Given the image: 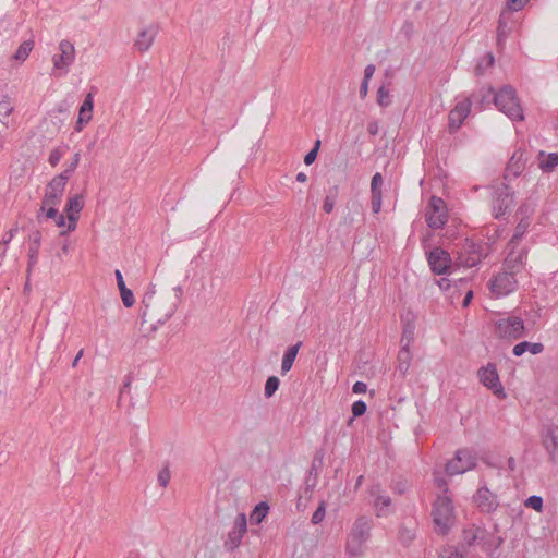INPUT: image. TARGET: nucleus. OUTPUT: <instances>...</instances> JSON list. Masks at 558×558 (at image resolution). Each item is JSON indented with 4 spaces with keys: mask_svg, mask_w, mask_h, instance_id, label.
<instances>
[{
    "mask_svg": "<svg viewBox=\"0 0 558 558\" xmlns=\"http://www.w3.org/2000/svg\"><path fill=\"white\" fill-rule=\"evenodd\" d=\"M481 383L487 387L499 399L506 398L504 387L499 380L497 369L494 365L488 364L478 371Z\"/></svg>",
    "mask_w": 558,
    "mask_h": 558,
    "instance_id": "9b49d317",
    "label": "nucleus"
},
{
    "mask_svg": "<svg viewBox=\"0 0 558 558\" xmlns=\"http://www.w3.org/2000/svg\"><path fill=\"white\" fill-rule=\"evenodd\" d=\"M92 117H93V112H88V111L80 109L77 124H87L92 120Z\"/></svg>",
    "mask_w": 558,
    "mask_h": 558,
    "instance_id": "603ef678",
    "label": "nucleus"
},
{
    "mask_svg": "<svg viewBox=\"0 0 558 558\" xmlns=\"http://www.w3.org/2000/svg\"><path fill=\"white\" fill-rule=\"evenodd\" d=\"M438 286L440 287V289H448L450 287V281L447 279V278H441L439 281H438Z\"/></svg>",
    "mask_w": 558,
    "mask_h": 558,
    "instance_id": "338daca9",
    "label": "nucleus"
},
{
    "mask_svg": "<svg viewBox=\"0 0 558 558\" xmlns=\"http://www.w3.org/2000/svg\"><path fill=\"white\" fill-rule=\"evenodd\" d=\"M526 228H527V223L520 222L517 226L515 233L512 235L508 245L509 246H519L520 240H521L522 235L524 234Z\"/></svg>",
    "mask_w": 558,
    "mask_h": 558,
    "instance_id": "58836bf2",
    "label": "nucleus"
},
{
    "mask_svg": "<svg viewBox=\"0 0 558 558\" xmlns=\"http://www.w3.org/2000/svg\"><path fill=\"white\" fill-rule=\"evenodd\" d=\"M529 2V0H508L507 1V7L510 11H519L521 10L526 3Z\"/></svg>",
    "mask_w": 558,
    "mask_h": 558,
    "instance_id": "8fccbe9b",
    "label": "nucleus"
},
{
    "mask_svg": "<svg viewBox=\"0 0 558 558\" xmlns=\"http://www.w3.org/2000/svg\"><path fill=\"white\" fill-rule=\"evenodd\" d=\"M472 298H473V292H472V291H469V292L466 293V295H465V298H464L463 302H462V306H463V307L469 306V304H470V302H471Z\"/></svg>",
    "mask_w": 558,
    "mask_h": 558,
    "instance_id": "774afa93",
    "label": "nucleus"
},
{
    "mask_svg": "<svg viewBox=\"0 0 558 558\" xmlns=\"http://www.w3.org/2000/svg\"><path fill=\"white\" fill-rule=\"evenodd\" d=\"M544 446L550 456V460L558 461V424H551L546 428L543 439Z\"/></svg>",
    "mask_w": 558,
    "mask_h": 558,
    "instance_id": "aec40b11",
    "label": "nucleus"
},
{
    "mask_svg": "<svg viewBox=\"0 0 558 558\" xmlns=\"http://www.w3.org/2000/svg\"><path fill=\"white\" fill-rule=\"evenodd\" d=\"M14 110V106L8 96L0 100V121L8 118Z\"/></svg>",
    "mask_w": 558,
    "mask_h": 558,
    "instance_id": "473e14b6",
    "label": "nucleus"
},
{
    "mask_svg": "<svg viewBox=\"0 0 558 558\" xmlns=\"http://www.w3.org/2000/svg\"><path fill=\"white\" fill-rule=\"evenodd\" d=\"M513 205V196L509 192L508 186L502 183L495 192L493 199V215L495 218L505 216Z\"/></svg>",
    "mask_w": 558,
    "mask_h": 558,
    "instance_id": "ddd939ff",
    "label": "nucleus"
},
{
    "mask_svg": "<svg viewBox=\"0 0 558 558\" xmlns=\"http://www.w3.org/2000/svg\"><path fill=\"white\" fill-rule=\"evenodd\" d=\"M435 531L438 534L445 535L454 524V512L451 498L447 495L439 496L433 507L432 511Z\"/></svg>",
    "mask_w": 558,
    "mask_h": 558,
    "instance_id": "7ed1b4c3",
    "label": "nucleus"
},
{
    "mask_svg": "<svg viewBox=\"0 0 558 558\" xmlns=\"http://www.w3.org/2000/svg\"><path fill=\"white\" fill-rule=\"evenodd\" d=\"M62 156V151L59 148H54L50 151L48 161L52 167H56L60 162Z\"/></svg>",
    "mask_w": 558,
    "mask_h": 558,
    "instance_id": "de8ad7c7",
    "label": "nucleus"
},
{
    "mask_svg": "<svg viewBox=\"0 0 558 558\" xmlns=\"http://www.w3.org/2000/svg\"><path fill=\"white\" fill-rule=\"evenodd\" d=\"M372 520L367 517H360L353 524L347 542V550L351 556L361 555L365 543L369 538Z\"/></svg>",
    "mask_w": 558,
    "mask_h": 558,
    "instance_id": "20e7f679",
    "label": "nucleus"
},
{
    "mask_svg": "<svg viewBox=\"0 0 558 558\" xmlns=\"http://www.w3.org/2000/svg\"><path fill=\"white\" fill-rule=\"evenodd\" d=\"M487 94L488 96L494 95L495 106L508 118L513 121H522L524 119L515 90L511 86H504L497 94H494L493 88H488Z\"/></svg>",
    "mask_w": 558,
    "mask_h": 558,
    "instance_id": "f03ea898",
    "label": "nucleus"
},
{
    "mask_svg": "<svg viewBox=\"0 0 558 558\" xmlns=\"http://www.w3.org/2000/svg\"><path fill=\"white\" fill-rule=\"evenodd\" d=\"M114 276H116L117 284H118L119 289H122L123 287H126L125 283H124V280H123L122 272L119 269H117L114 271Z\"/></svg>",
    "mask_w": 558,
    "mask_h": 558,
    "instance_id": "052dcab7",
    "label": "nucleus"
},
{
    "mask_svg": "<svg viewBox=\"0 0 558 558\" xmlns=\"http://www.w3.org/2000/svg\"><path fill=\"white\" fill-rule=\"evenodd\" d=\"M476 466V457L468 449H459L446 465L449 475L462 474Z\"/></svg>",
    "mask_w": 558,
    "mask_h": 558,
    "instance_id": "1a4fd4ad",
    "label": "nucleus"
},
{
    "mask_svg": "<svg viewBox=\"0 0 558 558\" xmlns=\"http://www.w3.org/2000/svg\"><path fill=\"white\" fill-rule=\"evenodd\" d=\"M29 248H28V263H27V277H29L33 268L36 266L38 260L39 247L41 244V232L35 230L29 234Z\"/></svg>",
    "mask_w": 558,
    "mask_h": 558,
    "instance_id": "4be33fe9",
    "label": "nucleus"
},
{
    "mask_svg": "<svg viewBox=\"0 0 558 558\" xmlns=\"http://www.w3.org/2000/svg\"><path fill=\"white\" fill-rule=\"evenodd\" d=\"M414 340V327L411 324H407L403 328L402 337H401V347L410 348L411 343Z\"/></svg>",
    "mask_w": 558,
    "mask_h": 558,
    "instance_id": "f704fd0d",
    "label": "nucleus"
},
{
    "mask_svg": "<svg viewBox=\"0 0 558 558\" xmlns=\"http://www.w3.org/2000/svg\"><path fill=\"white\" fill-rule=\"evenodd\" d=\"M428 264L433 272L442 275L449 269L451 265V257L445 250L435 247L428 254Z\"/></svg>",
    "mask_w": 558,
    "mask_h": 558,
    "instance_id": "2eb2a0df",
    "label": "nucleus"
},
{
    "mask_svg": "<svg viewBox=\"0 0 558 558\" xmlns=\"http://www.w3.org/2000/svg\"><path fill=\"white\" fill-rule=\"evenodd\" d=\"M181 295L180 287L167 292H157L155 287H150L143 296L140 310L142 331L150 333L163 325L175 313Z\"/></svg>",
    "mask_w": 558,
    "mask_h": 558,
    "instance_id": "f257e3e1",
    "label": "nucleus"
},
{
    "mask_svg": "<svg viewBox=\"0 0 558 558\" xmlns=\"http://www.w3.org/2000/svg\"><path fill=\"white\" fill-rule=\"evenodd\" d=\"M325 517V502H320L316 508V523L323 521Z\"/></svg>",
    "mask_w": 558,
    "mask_h": 558,
    "instance_id": "4d7b16f0",
    "label": "nucleus"
},
{
    "mask_svg": "<svg viewBox=\"0 0 558 558\" xmlns=\"http://www.w3.org/2000/svg\"><path fill=\"white\" fill-rule=\"evenodd\" d=\"M314 495L313 484L310 483V476L305 481V486L301 489L299 495V500L296 502V508L299 510H304L307 507L308 501L312 500Z\"/></svg>",
    "mask_w": 558,
    "mask_h": 558,
    "instance_id": "cd10ccee",
    "label": "nucleus"
},
{
    "mask_svg": "<svg viewBox=\"0 0 558 558\" xmlns=\"http://www.w3.org/2000/svg\"><path fill=\"white\" fill-rule=\"evenodd\" d=\"M425 218L429 228H442L448 218L447 206L445 202L437 196H432L425 209Z\"/></svg>",
    "mask_w": 558,
    "mask_h": 558,
    "instance_id": "423d86ee",
    "label": "nucleus"
},
{
    "mask_svg": "<svg viewBox=\"0 0 558 558\" xmlns=\"http://www.w3.org/2000/svg\"><path fill=\"white\" fill-rule=\"evenodd\" d=\"M305 165L310 166L314 163V148H312L304 157Z\"/></svg>",
    "mask_w": 558,
    "mask_h": 558,
    "instance_id": "680f3d73",
    "label": "nucleus"
},
{
    "mask_svg": "<svg viewBox=\"0 0 558 558\" xmlns=\"http://www.w3.org/2000/svg\"><path fill=\"white\" fill-rule=\"evenodd\" d=\"M558 166V154L550 153L545 154L539 151L538 154V167L543 172H551Z\"/></svg>",
    "mask_w": 558,
    "mask_h": 558,
    "instance_id": "393cba45",
    "label": "nucleus"
},
{
    "mask_svg": "<svg viewBox=\"0 0 558 558\" xmlns=\"http://www.w3.org/2000/svg\"><path fill=\"white\" fill-rule=\"evenodd\" d=\"M338 194H339L338 186H332L331 189H329V191L326 195V198L324 201V204H323V209L327 214L332 211L335 204H336V199L338 197Z\"/></svg>",
    "mask_w": 558,
    "mask_h": 558,
    "instance_id": "2f4dec72",
    "label": "nucleus"
},
{
    "mask_svg": "<svg viewBox=\"0 0 558 558\" xmlns=\"http://www.w3.org/2000/svg\"><path fill=\"white\" fill-rule=\"evenodd\" d=\"M464 250H465V253H468V257L463 258V254H462L460 257L461 263L465 267L476 266L483 257V254L480 252V246H477L474 243H469L465 245Z\"/></svg>",
    "mask_w": 558,
    "mask_h": 558,
    "instance_id": "b1692460",
    "label": "nucleus"
},
{
    "mask_svg": "<svg viewBox=\"0 0 558 558\" xmlns=\"http://www.w3.org/2000/svg\"><path fill=\"white\" fill-rule=\"evenodd\" d=\"M17 232V227L11 228L3 236L1 244L7 246Z\"/></svg>",
    "mask_w": 558,
    "mask_h": 558,
    "instance_id": "5fc2aeb1",
    "label": "nucleus"
},
{
    "mask_svg": "<svg viewBox=\"0 0 558 558\" xmlns=\"http://www.w3.org/2000/svg\"><path fill=\"white\" fill-rule=\"evenodd\" d=\"M524 505L539 512L543 509V499L539 496H531L525 500Z\"/></svg>",
    "mask_w": 558,
    "mask_h": 558,
    "instance_id": "c03bdc74",
    "label": "nucleus"
},
{
    "mask_svg": "<svg viewBox=\"0 0 558 558\" xmlns=\"http://www.w3.org/2000/svg\"><path fill=\"white\" fill-rule=\"evenodd\" d=\"M33 48H34V40H32V39L24 40L17 48L16 52L13 54V59L19 62H24L28 58Z\"/></svg>",
    "mask_w": 558,
    "mask_h": 558,
    "instance_id": "7c9ffc66",
    "label": "nucleus"
},
{
    "mask_svg": "<svg viewBox=\"0 0 558 558\" xmlns=\"http://www.w3.org/2000/svg\"><path fill=\"white\" fill-rule=\"evenodd\" d=\"M375 73V65L368 64L364 71V81H369Z\"/></svg>",
    "mask_w": 558,
    "mask_h": 558,
    "instance_id": "bf43d9fd",
    "label": "nucleus"
},
{
    "mask_svg": "<svg viewBox=\"0 0 558 558\" xmlns=\"http://www.w3.org/2000/svg\"><path fill=\"white\" fill-rule=\"evenodd\" d=\"M66 183L68 181H65V177L56 175L47 184L41 206L37 214V220L39 222L43 221V213L47 208V205L58 206L61 203Z\"/></svg>",
    "mask_w": 558,
    "mask_h": 558,
    "instance_id": "39448f33",
    "label": "nucleus"
},
{
    "mask_svg": "<svg viewBox=\"0 0 558 558\" xmlns=\"http://www.w3.org/2000/svg\"><path fill=\"white\" fill-rule=\"evenodd\" d=\"M509 252L505 258L504 268L505 270L517 275L521 272L525 266L529 250L520 246H509Z\"/></svg>",
    "mask_w": 558,
    "mask_h": 558,
    "instance_id": "9d476101",
    "label": "nucleus"
},
{
    "mask_svg": "<svg viewBox=\"0 0 558 558\" xmlns=\"http://www.w3.org/2000/svg\"><path fill=\"white\" fill-rule=\"evenodd\" d=\"M269 511V506L265 501H260L255 506L253 511L250 514V521L252 524H259L266 518Z\"/></svg>",
    "mask_w": 558,
    "mask_h": 558,
    "instance_id": "c756f323",
    "label": "nucleus"
},
{
    "mask_svg": "<svg viewBox=\"0 0 558 558\" xmlns=\"http://www.w3.org/2000/svg\"><path fill=\"white\" fill-rule=\"evenodd\" d=\"M544 350V345L539 342L531 343L527 341L520 342L514 345L513 354L515 356H521L526 351H530L532 354H539Z\"/></svg>",
    "mask_w": 558,
    "mask_h": 558,
    "instance_id": "bb28decb",
    "label": "nucleus"
},
{
    "mask_svg": "<svg viewBox=\"0 0 558 558\" xmlns=\"http://www.w3.org/2000/svg\"><path fill=\"white\" fill-rule=\"evenodd\" d=\"M367 90H368V81L363 80L361 87H360L361 97H365L367 95Z\"/></svg>",
    "mask_w": 558,
    "mask_h": 558,
    "instance_id": "0e129e2a",
    "label": "nucleus"
},
{
    "mask_svg": "<svg viewBox=\"0 0 558 558\" xmlns=\"http://www.w3.org/2000/svg\"><path fill=\"white\" fill-rule=\"evenodd\" d=\"M515 275L505 270L497 275L490 282L492 293L497 298L504 296L512 292L517 287Z\"/></svg>",
    "mask_w": 558,
    "mask_h": 558,
    "instance_id": "4468645a",
    "label": "nucleus"
},
{
    "mask_svg": "<svg viewBox=\"0 0 558 558\" xmlns=\"http://www.w3.org/2000/svg\"><path fill=\"white\" fill-rule=\"evenodd\" d=\"M84 208V195L76 194L72 197H69L64 213L66 214V218L69 220L68 231H73L76 228V223L78 220V214Z\"/></svg>",
    "mask_w": 558,
    "mask_h": 558,
    "instance_id": "f3484780",
    "label": "nucleus"
},
{
    "mask_svg": "<svg viewBox=\"0 0 558 558\" xmlns=\"http://www.w3.org/2000/svg\"><path fill=\"white\" fill-rule=\"evenodd\" d=\"M474 500L477 507L485 512H489L496 507L494 495L485 487H482L476 492Z\"/></svg>",
    "mask_w": 558,
    "mask_h": 558,
    "instance_id": "5701e85b",
    "label": "nucleus"
},
{
    "mask_svg": "<svg viewBox=\"0 0 558 558\" xmlns=\"http://www.w3.org/2000/svg\"><path fill=\"white\" fill-rule=\"evenodd\" d=\"M56 225L58 227H64L65 226V217L62 214H58V216L54 218Z\"/></svg>",
    "mask_w": 558,
    "mask_h": 558,
    "instance_id": "69168bd1",
    "label": "nucleus"
},
{
    "mask_svg": "<svg viewBox=\"0 0 558 558\" xmlns=\"http://www.w3.org/2000/svg\"><path fill=\"white\" fill-rule=\"evenodd\" d=\"M371 495L375 497L374 507L378 517H387L391 512V499L387 495L381 494L379 485L371 488Z\"/></svg>",
    "mask_w": 558,
    "mask_h": 558,
    "instance_id": "412c9836",
    "label": "nucleus"
},
{
    "mask_svg": "<svg viewBox=\"0 0 558 558\" xmlns=\"http://www.w3.org/2000/svg\"><path fill=\"white\" fill-rule=\"evenodd\" d=\"M366 384L363 383V381H356L354 385H353V392L354 393H364L366 391Z\"/></svg>",
    "mask_w": 558,
    "mask_h": 558,
    "instance_id": "13d9d810",
    "label": "nucleus"
},
{
    "mask_svg": "<svg viewBox=\"0 0 558 558\" xmlns=\"http://www.w3.org/2000/svg\"><path fill=\"white\" fill-rule=\"evenodd\" d=\"M170 478H171V472H170L169 468L166 465L158 473V476H157L158 484L161 487H167L170 482Z\"/></svg>",
    "mask_w": 558,
    "mask_h": 558,
    "instance_id": "a19ab883",
    "label": "nucleus"
},
{
    "mask_svg": "<svg viewBox=\"0 0 558 558\" xmlns=\"http://www.w3.org/2000/svg\"><path fill=\"white\" fill-rule=\"evenodd\" d=\"M56 207L57 206L47 205V208L43 213V218L45 217V218H49V219H54L59 214V211Z\"/></svg>",
    "mask_w": 558,
    "mask_h": 558,
    "instance_id": "864d4df0",
    "label": "nucleus"
},
{
    "mask_svg": "<svg viewBox=\"0 0 558 558\" xmlns=\"http://www.w3.org/2000/svg\"><path fill=\"white\" fill-rule=\"evenodd\" d=\"M157 34L158 27L154 24L143 27L134 39V48L140 52L148 51L154 44Z\"/></svg>",
    "mask_w": 558,
    "mask_h": 558,
    "instance_id": "a211bd4d",
    "label": "nucleus"
},
{
    "mask_svg": "<svg viewBox=\"0 0 558 558\" xmlns=\"http://www.w3.org/2000/svg\"><path fill=\"white\" fill-rule=\"evenodd\" d=\"M93 108H94V99H93V95L89 93L86 95L80 109L88 111V112H93Z\"/></svg>",
    "mask_w": 558,
    "mask_h": 558,
    "instance_id": "3c124183",
    "label": "nucleus"
},
{
    "mask_svg": "<svg viewBox=\"0 0 558 558\" xmlns=\"http://www.w3.org/2000/svg\"><path fill=\"white\" fill-rule=\"evenodd\" d=\"M381 208V193H372V209L375 214H378Z\"/></svg>",
    "mask_w": 558,
    "mask_h": 558,
    "instance_id": "09e8293b",
    "label": "nucleus"
},
{
    "mask_svg": "<svg viewBox=\"0 0 558 558\" xmlns=\"http://www.w3.org/2000/svg\"><path fill=\"white\" fill-rule=\"evenodd\" d=\"M279 384H280V380L278 377H276V376L268 377L266 380V384H265V391H264L265 397L270 398L271 396H274V393L277 391V389L279 387Z\"/></svg>",
    "mask_w": 558,
    "mask_h": 558,
    "instance_id": "c9c22d12",
    "label": "nucleus"
},
{
    "mask_svg": "<svg viewBox=\"0 0 558 558\" xmlns=\"http://www.w3.org/2000/svg\"><path fill=\"white\" fill-rule=\"evenodd\" d=\"M80 160H81V154L80 153H75L74 156H73V159L71 161V163L66 167V169L61 172L59 175H63L65 177V181H69L70 177L72 175V173L75 171V169L77 168L78 163H80Z\"/></svg>",
    "mask_w": 558,
    "mask_h": 558,
    "instance_id": "ea45409f",
    "label": "nucleus"
},
{
    "mask_svg": "<svg viewBox=\"0 0 558 558\" xmlns=\"http://www.w3.org/2000/svg\"><path fill=\"white\" fill-rule=\"evenodd\" d=\"M377 100L378 104L383 107H387L391 102L389 90L384 86L379 87V89L377 90Z\"/></svg>",
    "mask_w": 558,
    "mask_h": 558,
    "instance_id": "79ce46f5",
    "label": "nucleus"
},
{
    "mask_svg": "<svg viewBox=\"0 0 558 558\" xmlns=\"http://www.w3.org/2000/svg\"><path fill=\"white\" fill-rule=\"evenodd\" d=\"M58 49L59 53L52 57L53 70L60 71L61 74H66L75 60L74 45L68 39H62L59 43Z\"/></svg>",
    "mask_w": 558,
    "mask_h": 558,
    "instance_id": "6e6552de",
    "label": "nucleus"
},
{
    "mask_svg": "<svg viewBox=\"0 0 558 558\" xmlns=\"http://www.w3.org/2000/svg\"><path fill=\"white\" fill-rule=\"evenodd\" d=\"M481 530L478 527H471L469 530L463 531V542L471 546L473 545L481 536Z\"/></svg>",
    "mask_w": 558,
    "mask_h": 558,
    "instance_id": "e433bc0d",
    "label": "nucleus"
},
{
    "mask_svg": "<svg viewBox=\"0 0 558 558\" xmlns=\"http://www.w3.org/2000/svg\"><path fill=\"white\" fill-rule=\"evenodd\" d=\"M366 409H367V407L364 401H362V400L355 401L352 404L353 416L357 417V416L363 415L366 412Z\"/></svg>",
    "mask_w": 558,
    "mask_h": 558,
    "instance_id": "a18cd8bd",
    "label": "nucleus"
},
{
    "mask_svg": "<svg viewBox=\"0 0 558 558\" xmlns=\"http://www.w3.org/2000/svg\"><path fill=\"white\" fill-rule=\"evenodd\" d=\"M412 354L410 348L401 347L398 353V369L402 375H405L410 368Z\"/></svg>",
    "mask_w": 558,
    "mask_h": 558,
    "instance_id": "c85d7f7f",
    "label": "nucleus"
},
{
    "mask_svg": "<svg viewBox=\"0 0 558 558\" xmlns=\"http://www.w3.org/2000/svg\"><path fill=\"white\" fill-rule=\"evenodd\" d=\"M497 337L505 339H519L524 336V323L520 317L510 316L501 318L495 324Z\"/></svg>",
    "mask_w": 558,
    "mask_h": 558,
    "instance_id": "0eeeda50",
    "label": "nucleus"
},
{
    "mask_svg": "<svg viewBox=\"0 0 558 558\" xmlns=\"http://www.w3.org/2000/svg\"><path fill=\"white\" fill-rule=\"evenodd\" d=\"M301 345H302V342L299 341L298 343L289 347L288 350L284 352L283 357H282V363H281V374L282 375H284L286 373H288L291 369Z\"/></svg>",
    "mask_w": 558,
    "mask_h": 558,
    "instance_id": "a878e982",
    "label": "nucleus"
},
{
    "mask_svg": "<svg viewBox=\"0 0 558 558\" xmlns=\"http://www.w3.org/2000/svg\"><path fill=\"white\" fill-rule=\"evenodd\" d=\"M383 184V177L380 173H375L372 178L371 190L372 193H381L380 185Z\"/></svg>",
    "mask_w": 558,
    "mask_h": 558,
    "instance_id": "49530a36",
    "label": "nucleus"
},
{
    "mask_svg": "<svg viewBox=\"0 0 558 558\" xmlns=\"http://www.w3.org/2000/svg\"><path fill=\"white\" fill-rule=\"evenodd\" d=\"M119 290H120L121 299H122L124 306H126V307L133 306V304L135 302L133 292L126 287H123L122 289H119Z\"/></svg>",
    "mask_w": 558,
    "mask_h": 558,
    "instance_id": "37998d69",
    "label": "nucleus"
},
{
    "mask_svg": "<svg viewBox=\"0 0 558 558\" xmlns=\"http://www.w3.org/2000/svg\"><path fill=\"white\" fill-rule=\"evenodd\" d=\"M525 153L515 150L506 167L504 179L507 181L519 177L525 169Z\"/></svg>",
    "mask_w": 558,
    "mask_h": 558,
    "instance_id": "6ab92c4d",
    "label": "nucleus"
},
{
    "mask_svg": "<svg viewBox=\"0 0 558 558\" xmlns=\"http://www.w3.org/2000/svg\"><path fill=\"white\" fill-rule=\"evenodd\" d=\"M494 56L492 53H487L476 65L475 74L481 76L484 74L487 68H490L494 64Z\"/></svg>",
    "mask_w": 558,
    "mask_h": 558,
    "instance_id": "72a5a7b5",
    "label": "nucleus"
},
{
    "mask_svg": "<svg viewBox=\"0 0 558 558\" xmlns=\"http://www.w3.org/2000/svg\"><path fill=\"white\" fill-rule=\"evenodd\" d=\"M367 131L371 135H376L378 133L377 122H371L367 126Z\"/></svg>",
    "mask_w": 558,
    "mask_h": 558,
    "instance_id": "e2e57ef3",
    "label": "nucleus"
},
{
    "mask_svg": "<svg viewBox=\"0 0 558 558\" xmlns=\"http://www.w3.org/2000/svg\"><path fill=\"white\" fill-rule=\"evenodd\" d=\"M506 13L502 12L499 19L498 32H497V41L500 45L501 40L507 37L510 32V27L506 23Z\"/></svg>",
    "mask_w": 558,
    "mask_h": 558,
    "instance_id": "4c0bfd02",
    "label": "nucleus"
},
{
    "mask_svg": "<svg viewBox=\"0 0 558 558\" xmlns=\"http://www.w3.org/2000/svg\"><path fill=\"white\" fill-rule=\"evenodd\" d=\"M471 110L470 99H464L456 105L449 112L448 126L451 133L456 132L462 125L464 119L469 116Z\"/></svg>",
    "mask_w": 558,
    "mask_h": 558,
    "instance_id": "dca6fc26",
    "label": "nucleus"
},
{
    "mask_svg": "<svg viewBox=\"0 0 558 558\" xmlns=\"http://www.w3.org/2000/svg\"><path fill=\"white\" fill-rule=\"evenodd\" d=\"M247 531V519L244 513H239L234 520L232 530L228 533L225 541V548L229 551L234 550L241 545L242 538Z\"/></svg>",
    "mask_w": 558,
    "mask_h": 558,
    "instance_id": "f8f14e48",
    "label": "nucleus"
},
{
    "mask_svg": "<svg viewBox=\"0 0 558 558\" xmlns=\"http://www.w3.org/2000/svg\"><path fill=\"white\" fill-rule=\"evenodd\" d=\"M439 558H463L462 554L457 550H445Z\"/></svg>",
    "mask_w": 558,
    "mask_h": 558,
    "instance_id": "6e6d98bb",
    "label": "nucleus"
}]
</instances>
